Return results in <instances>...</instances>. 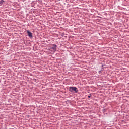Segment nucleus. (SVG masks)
Segmentation results:
<instances>
[{
    "label": "nucleus",
    "instance_id": "obj_2",
    "mask_svg": "<svg viewBox=\"0 0 129 129\" xmlns=\"http://www.w3.org/2000/svg\"><path fill=\"white\" fill-rule=\"evenodd\" d=\"M52 46V47L50 48V51H52V52H56V50H57V46L54 44H53Z\"/></svg>",
    "mask_w": 129,
    "mask_h": 129
},
{
    "label": "nucleus",
    "instance_id": "obj_4",
    "mask_svg": "<svg viewBox=\"0 0 129 129\" xmlns=\"http://www.w3.org/2000/svg\"><path fill=\"white\" fill-rule=\"evenodd\" d=\"M4 3V1L3 0H1L0 1V5H2V4Z\"/></svg>",
    "mask_w": 129,
    "mask_h": 129
},
{
    "label": "nucleus",
    "instance_id": "obj_3",
    "mask_svg": "<svg viewBox=\"0 0 129 129\" xmlns=\"http://www.w3.org/2000/svg\"><path fill=\"white\" fill-rule=\"evenodd\" d=\"M27 34L29 37H30V38H33V33L31 32L27 31Z\"/></svg>",
    "mask_w": 129,
    "mask_h": 129
},
{
    "label": "nucleus",
    "instance_id": "obj_5",
    "mask_svg": "<svg viewBox=\"0 0 129 129\" xmlns=\"http://www.w3.org/2000/svg\"><path fill=\"white\" fill-rule=\"evenodd\" d=\"M88 97V98H90V97H91V94H90Z\"/></svg>",
    "mask_w": 129,
    "mask_h": 129
},
{
    "label": "nucleus",
    "instance_id": "obj_1",
    "mask_svg": "<svg viewBox=\"0 0 129 129\" xmlns=\"http://www.w3.org/2000/svg\"><path fill=\"white\" fill-rule=\"evenodd\" d=\"M69 91L70 92H75L76 93H77L78 92V90L76 87H70L69 88Z\"/></svg>",
    "mask_w": 129,
    "mask_h": 129
}]
</instances>
